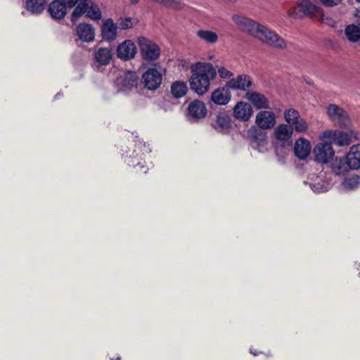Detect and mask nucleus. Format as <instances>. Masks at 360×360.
I'll list each match as a JSON object with an SVG mask.
<instances>
[{"label":"nucleus","instance_id":"29","mask_svg":"<svg viewBox=\"0 0 360 360\" xmlns=\"http://www.w3.org/2000/svg\"><path fill=\"white\" fill-rule=\"evenodd\" d=\"M332 171L337 175H341L350 169L346 158H335L331 165Z\"/></svg>","mask_w":360,"mask_h":360},{"label":"nucleus","instance_id":"21","mask_svg":"<svg viewBox=\"0 0 360 360\" xmlns=\"http://www.w3.org/2000/svg\"><path fill=\"white\" fill-rule=\"evenodd\" d=\"M76 33L78 38L83 42L89 43L94 40L95 30L90 24H79L76 28Z\"/></svg>","mask_w":360,"mask_h":360},{"label":"nucleus","instance_id":"7","mask_svg":"<svg viewBox=\"0 0 360 360\" xmlns=\"http://www.w3.org/2000/svg\"><path fill=\"white\" fill-rule=\"evenodd\" d=\"M112 58V51L108 48H95L93 51L91 65L96 71H102L103 68L110 64Z\"/></svg>","mask_w":360,"mask_h":360},{"label":"nucleus","instance_id":"38","mask_svg":"<svg viewBox=\"0 0 360 360\" xmlns=\"http://www.w3.org/2000/svg\"><path fill=\"white\" fill-rule=\"evenodd\" d=\"M66 8H73L79 2V0H60Z\"/></svg>","mask_w":360,"mask_h":360},{"label":"nucleus","instance_id":"2","mask_svg":"<svg viewBox=\"0 0 360 360\" xmlns=\"http://www.w3.org/2000/svg\"><path fill=\"white\" fill-rule=\"evenodd\" d=\"M191 76L189 79L191 90L198 95H203L210 89V82L217 76V70L209 63L198 62L191 65Z\"/></svg>","mask_w":360,"mask_h":360},{"label":"nucleus","instance_id":"11","mask_svg":"<svg viewBox=\"0 0 360 360\" xmlns=\"http://www.w3.org/2000/svg\"><path fill=\"white\" fill-rule=\"evenodd\" d=\"M276 139V143L285 148L291 144V137L292 135V129L288 124L278 125L274 131Z\"/></svg>","mask_w":360,"mask_h":360},{"label":"nucleus","instance_id":"14","mask_svg":"<svg viewBox=\"0 0 360 360\" xmlns=\"http://www.w3.org/2000/svg\"><path fill=\"white\" fill-rule=\"evenodd\" d=\"M255 123L261 129H271L276 124V115L271 111H260L256 115Z\"/></svg>","mask_w":360,"mask_h":360},{"label":"nucleus","instance_id":"17","mask_svg":"<svg viewBox=\"0 0 360 360\" xmlns=\"http://www.w3.org/2000/svg\"><path fill=\"white\" fill-rule=\"evenodd\" d=\"M136 53L134 43L131 40H125L117 48V56L119 58L128 60L133 58Z\"/></svg>","mask_w":360,"mask_h":360},{"label":"nucleus","instance_id":"45","mask_svg":"<svg viewBox=\"0 0 360 360\" xmlns=\"http://www.w3.org/2000/svg\"><path fill=\"white\" fill-rule=\"evenodd\" d=\"M358 2H360V0H356Z\"/></svg>","mask_w":360,"mask_h":360},{"label":"nucleus","instance_id":"18","mask_svg":"<svg viewBox=\"0 0 360 360\" xmlns=\"http://www.w3.org/2000/svg\"><path fill=\"white\" fill-rule=\"evenodd\" d=\"M245 97L258 110L270 108L269 101L264 94L256 91H248Z\"/></svg>","mask_w":360,"mask_h":360},{"label":"nucleus","instance_id":"8","mask_svg":"<svg viewBox=\"0 0 360 360\" xmlns=\"http://www.w3.org/2000/svg\"><path fill=\"white\" fill-rule=\"evenodd\" d=\"M327 114L330 120L340 127H347L350 120L347 112L335 104H330L327 108Z\"/></svg>","mask_w":360,"mask_h":360},{"label":"nucleus","instance_id":"32","mask_svg":"<svg viewBox=\"0 0 360 360\" xmlns=\"http://www.w3.org/2000/svg\"><path fill=\"white\" fill-rule=\"evenodd\" d=\"M187 86L185 82L177 81L171 86V92L174 97L179 98L186 95L187 92Z\"/></svg>","mask_w":360,"mask_h":360},{"label":"nucleus","instance_id":"16","mask_svg":"<svg viewBox=\"0 0 360 360\" xmlns=\"http://www.w3.org/2000/svg\"><path fill=\"white\" fill-rule=\"evenodd\" d=\"M324 138L329 139L334 144L345 146L350 144V137L343 131L339 130H328L323 132Z\"/></svg>","mask_w":360,"mask_h":360},{"label":"nucleus","instance_id":"30","mask_svg":"<svg viewBox=\"0 0 360 360\" xmlns=\"http://www.w3.org/2000/svg\"><path fill=\"white\" fill-rule=\"evenodd\" d=\"M196 35L200 40L210 44H214L219 40L218 34L209 30H199L197 31Z\"/></svg>","mask_w":360,"mask_h":360},{"label":"nucleus","instance_id":"33","mask_svg":"<svg viewBox=\"0 0 360 360\" xmlns=\"http://www.w3.org/2000/svg\"><path fill=\"white\" fill-rule=\"evenodd\" d=\"M86 0H81V1L75 6L71 15V21H77L82 15L86 13Z\"/></svg>","mask_w":360,"mask_h":360},{"label":"nucleus","instance_id":"46","mask_svg":"<svg viewBox=\"0 0 360 360\" xmlns=\"http://www.w3.org/2000/svg\"><path fill=\"white\" fill-rule=\"evenodd\" d=\"M111 360H113L112 359H111Z\"/></svg>","mask_w":360,"mask_h":360},{"label":"nucleus","instance_id":"34","mask_svg":"<svg viewBox=\"0 0 360 360\" xmlns=\"http://www.w3.org/2000/svg\"><path fill=\"white\" fill-rule=\"evenodd\" d=\"M138 23V20L131 17H120L116 23L117 28L124 30L133 27Z\"/></svg>","mask_w":360,"mask_h":360},{"label":"nucleus","instance_id":"44","mask_svg":"<svg viewBox=\"0 0 360 360\" xmlns=\"http://www.w3.org/2000/svg\"><path fill=\"white\" fill-rule=\"evenodd\" d=\"M117 360H120V357H117Z\"/></svg>","mask_w":360,"mask_h":360},{"label":"nucleus","instance_id":"35","mask_svg":"<svg viewBox=\"0 0 360 360\" xmlns=\"http://www.w3.org/2000/svg\"><path fill=\"white\" fill-rule=\"evenodd\" d=\"M359 184V178L357 176H353L345 179L342 183V187L344 190L351 191L356 189Z\"/></svg>","mask_w":360,"mask_h":360},{"label":"nucleus","instance_id":"15","mask_svg":"<svg viewBox=\"0 0 360 360\" xmlns=\"http://www.w3.org/2000/svg\"><path fill=\"white\" fill-rule=\"evenodd\" d=\"M226 86L233 90L248 91L252 86V81L248 75H239L227 82Z\"/></svg>","mask_w":360,"mask_h":360},{"label":"nucleus","instance_id":"4","mask_svg":"<svg viewBox=\"0 0 360 360\" xmlns=\"http://www.w3.org/2000/svg\"><path fill=\"white\" fill-rule=\"evenodd\" d=\"M165 70L161 67L148 68L143 75L142 79L146 88L149 90L158 89L162 84Z\"/></svg>","mask_w":360,"mask_h":360},{"label":"nucleus","instance_id":"12","mask_svg":"<svg viewBox=\"0 0 360 360\" xmlns=\"http://www.w3.org/2000/svg\"><path fill=\"white\" fill-rule=\"evenodd\" d=\"M139 82L138 75L131 71L124 72L116 80V84L120 91L130 90L137 86Z\"/></svg>","mask_w":360,"mask_h":360},{"label":"nucleus","instance_id":"39","mask_svg":"<svg viewBox=\"0 0 360 360\" xmlns=\"http://www.w3.org/2000/svg\"><path fill=\"white\" fill-rule=\"evenodd\" d=\"M323 4L326 6H333L338 5L341 0H320Z\"/></svg>","mask_w":360,"mask_h":360},{"label":"nucleus","instance_id":"13","mask_svg":"<svg viewBox=\"0 0 360 360\" xmlns=\"http://www.w3.org/2000/svg\"><path fill=\"white\" fill-rule=\"evenodd\" d=\"M207 113V108L203 102L195 100L188 106L187 118L189 121L196 122L203 118Z\"/></svg>","mask_w":360,"mask_h":360},{"label":"nucleus","instance_id":"6","mask_svg":"<svg viewBox=\"0 0 360 360\" xmlns=\"http://www.w3.org/2000/svg\"><path fill=\"white\" fill-rule=\"evenodd\" d=\"M138 44L140 47L141 56L146 60H155L160 56V50L159 46L146 37H139Z\"/></svg>","mask_w":360,"mask_h":360},{"label":"nucleus","instance_id":"43","mask_svg":"<svg viewBox=\"0 0 360 360\" xmlns=\"http://www.w3.org/2000/svg\"><path fill=\"white\" fill-rule=\"evenodd\" d=\"M227 2H229V3H233L235 2L236 0H225Z\"/></svg>","mask_w":360,"mask_h":360},{"label":"nucleus","instance_id":"10","mask_svg":"<svg viewBox=\"0 0 360 360\" xmlns=\"http://www.w3.org/2000/svg\"><path fill=\"white\" fill-rule=\"evenodd\" d=\"M315 160L321 164H326L331 160L335 155L330 143H319L313 150Z\"/></svg>","mask_w":360,"mask_h":360},{"label":"nucleus","instance_id":"5","mask_svg":"<svg viewBox=\"0 0 360 360\" xmlns=\"http://www.w3.org/2000/svg\"><path fill=\"white\" fill-rule=\"evenodd\" d=\"M284 117L288 126L298 133H304L308 129L307 121L301 117L299 112L295 109H288L284 112Z\"/></svg>","mask_w":360,"mask_h":360},{"label":"nucleus","instance_id":"19","mask_svg":"<svg viewBox=\"0 0 360 360\" xmlns=\"http://www.w3.org/2000/svg\"><path fill=\"white\" fill-rule=\"evenodd\" d=\"M213 128L220 133H226L231 127V119L226 112H220L212 122Z\"/></svg>","mask_w":360,"mask_h":360},{"label":"nucleus","instance_id":"3","mask_svg":"<svg viewBox=\"0 0 360 360\" xmlns=\"http://www.w3.org/2000/svg\"><path fill=\"white\" fill-rule=\"evenodd\" d=\"M304 184H308L314 193L326 192L332 186L331 174L324 171H321L318 174H310Z\"/></svg>","mask_w":360,"mask_h":360},{"label":"nucleus","instance_id":"26","mask_svg":"<svg viewBox=\"0 0 360 360\" xmlns=\"http://www.w3.org/2000/svg\"><path fill=\"white\" fill-rule=\"evenodd\" d=\"M345 158L351 169L360 168V144L352 146Z\"/></svg>","mask_w":360,"mask_h":360},{"label":"nucleus","instance_id":"36","mask_svg":"<svg viewBox=\"0 0 360 360\" xmlns=\"http://www.w3.org/2000/svg\"><path fill=\"white\" fill-rule=\"evenodd\" d=\"M217 72L221 79H229L233 76V73L224 67L219 68Z\"/></svg>","mask_w":360,"mask_h":360},{"label":"nucleus","instance_id":"25","mask_svg":"<svg viewBox=\"0 0 360 360\" xmlns=\"http://www.w3.org/2000/svg\"><path fill=\"white\" fill-rule=\"evenodd\" d=\"M211 100L217 105H226L231 100V94L228 88L220 87L215 89L211 95Z\"/></svg>","mask_w":360,"mask_h":360},{"label":"nucleus","instance_id":"41","mask_svg":"<svg viewBox=\"0 0 360 360\" xmlns=\"http://www.w3.org/2000/svg\"><path fill=\"white\" fill-rule=\"evenodd\" d=\"M139 0H130L132 4H136L139 2Z\"/></svg>","mask_w":360,"mask_h":360},{"label":"nucleus","instance_id":"28","mask_svg":"<svg viewBox=\"0 0 360 360\" xmlns=\"http://www.w3.org/2000/svg\"><path fill=\"white\" fill-rule=\"evenodd\" d=\"M46 0H26V9L34 15L41 14L46 6Z\"/></svg>","mask_w":360,"mask_h":360},{"label":"nucleus","instance_id":"9","mask_svg":"<svg viewBox=\"0 0 360 360\" xmlns=\"http://www.w3.org/2000/svg\"><path fill=\"white\" fill-rule=\"evenodd\" d=\"M248 136L251 141L253 148L261 153L266 150V134L261 129L256 127H250L248 131Z\"/></svg>","mask_w":360,"mask_h":360},{"label":"nucleus","instance_id":"23","mask_svg":"<svg viewBox=\"0 0 360 360\" xmlns=\"http://www.w3.org/2000/svg\"><path fill=\"white\" fill-rule=\"evenodd\" d=\"M252 114V108L250 104L240 101L233 108V115L236 119L240 121H247Z\"/></svg>","mask_w":360,"mask_h":360},{"label":"nucleus","instance_id":"27","mask_svg":"<svg viewBox=\"0 0 360 360\" xmlns=\"http://www.w3.org/2000/svg\"><path fill=\"white\" fill-rule=\"evenodd\" d=\"M298 6L305 15L315 17L321 14V8L311 0H302Z\"/></svg>","mask_w":360,"mask_h":360},{"label":"nucleus","instance_id":"1","mask_svg":"<svg viewBox=\"0 0 360 360\" xmlns=\"http://www.w3.org/2000/svg\"><path fill=\"white\" fill-rule=\"evenodd\" d=\"M232 19L241 31L257 38L262 42L274 48L281 49L286 48L287 45L284 39L266 27L245 16L234 15Z\"/></svg>","mask_w":360,"mask_h":360},{"label":"nucleus","instance_id":"40","mask_svg":"<svg viewBox=\"0 0 360 360\" xmlns=\"http://www.w3.org/2000/svg\"><path fill=\"white\" fill-rule=\"evenodd\" d=\"M128 164H132L134 167H139L140 169L143 171V172L146 173V170L142 169L144 167V165H143L141 162L134 163L132 160L128 161Z\"/></svg>","mask_w":360,"mask_h":360},{"label":"nucleus","instance_id":"22","mask_svg":"<svg viewBox=\"0 0 360 360\" xmlns=\"http://www.w3.org/2000/svg\"><path fill=\"white\" fill-rule=\"evenodd\" d=\"M311 150V146L310 142L304 139H298L294 147V153L296 157L300 160H305L310 154Z\"/></svg>","mask_w":360,"mask_h":360},{"label":"nucleus","instance_id":"31","mask_svg":"<svg viewBox=\"0 0 360 360\" xmlns=\"http://www.w3.org/2000/svg\"><path fill=\"white\" fill-rule=\"evenodd\" d=\"M86 15L91 20H100L102 17V15L98 6L91 0H86Z\"/></svg>","mask_w":360,"mask_h":360},{"label":"nucleus","instance_id":"20","mask_svg":"<svg viewBox=\"0 0 360 360\" xmlns=\"http://www.w3.org/2000/svg\"><path fill=\"white\" fill-rule=\"evenodd\" d=\"M47 11L53 20H59L65 17L67 8L60 0H53L49 4Z\"/></svg>","mask_w":360,"mask_h":360},{"label":"nucleus","instance_id":"42","mask_svg":"<svg viewBox=\"0 0 360 360\" xmlns=\"http://www.w3.org/2000/svg\"><path fill=\"white\" fill-rule=\"evenodd\" d=\"M250 353L252 354L254 356H257V355L256 352H253V350L252 349H250Z\"/></svg>","mask_w":360,"mask_h":360},{"label":"nucleus","instance_id":"24","mask_svg":"<svg viewBox=\"0 0 360 360\" xmlns=\"http://www.w3.org/2000/svg\"><path fill=\"white\" fill-rule=\"evenodd\" d=\"M117 26L110 18L107 19L101 27V33L103 39L108 41L115 40L117 37Z\"/></svg>","mask_w":360,"mask_h":360},{"label":"nucleus","instance_id":"37","mask_svg":"<svg viewBox=\"0 0 360 360\" xmlns=\"http://www.w3.org/2000/svg\"><path fill=\"white\" fill-rule=\"evenodd\" d=\"M320 15H321V20L322 23L326 24L330 27L335 26V22L334 20L326 16L325 15H323L322 13Z\"/></svg>","mask_w":360,"mask_h":360}]
</instances>
